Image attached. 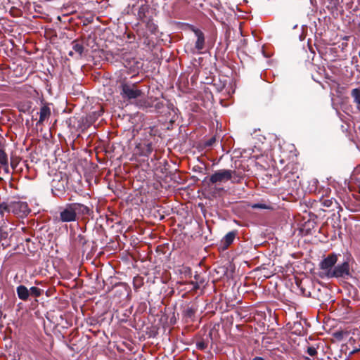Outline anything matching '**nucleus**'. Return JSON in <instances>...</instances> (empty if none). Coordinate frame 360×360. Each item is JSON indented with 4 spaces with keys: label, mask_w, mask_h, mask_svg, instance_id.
<instances>
[{
    "label": "nucleus",
    "mask_w": 360,
    "mask_h": 360,
    "mask_svg": "<svg viewBox=\"0 0 360 360\" xmlns=\"http://www.w3.org/2000/svg\"><path fill=\"white\" fill-rule=\"evenodd\" d=\"M30 104H27L26 106H25L23 108H21L20 110L22 111H25L26 110H28L30 108Z\"/></svg>",
    "instance_id": "26"
},
{
    "label": "nucleus",
    "mask_w": 360,
    "mask_h": 360,
    "mask_svg": "<svg viewBox=\"0 0 360 360\" xmlns=\"http://www.w3.org/2000/svg\"><path fill=\"white\" fill-rule=\"evenodd\" d=\"M136 148L141 149L140 155L143 156H148L153 151L151 143H139Z\"/></svg>",
    "instance_id": "13"
},
{
    "label": "nucleus",
    "mask_w": 360,
    "mask_h": 360,
    "mask_svg": "<svg viewBox=\"0 0 360 360\" xmlns=\"http://www.w3.org/2000/svg\"><path fill=\"white\" fill-rule=\"evenodd\" d=\"M351 96L353 98L354 102L357 105H360V89L355 88L351 91Z\"/></svg>",
    "instance_id": "16"
},
{
    "label": "nucleus",
    "mask_w": 360,
    "mask_h": 360,
    "mask_svg": "<svg viewBox=\"0 0 360 360\" xmlns=\"http://www.w3.org/2000/svg\"><path fill=\"white\" fill-rule=\"evenodd\" d=\"M51 115V109L47 105H44L40 108L39 119L37 122V125L41 124L44 120L48 119Z\"/></svg>",
    "instance_id": "9"
},
{
    "label": "nucleus",
    "mask_w": 360,
    "mask_h": 360,
    "mask_svg": "<svg viewBox=\"0 0 360 360\" xmlns=\"http://www.w3.org/2000/svg\"><path fill=\"white\" fill-rule=\"evenodd\" d=\"M359 58H360V52L359 53Z\"/></svg>",
    "instance_id": "30"
},
{
    "label": "nucleus",
    "mask_w": 360,
    "mask_h": 360,
    "mask_svg": "<svg viewBox=\"0 0 360 360\" xmlns=\"http://www.w3.org/2000/svg\"><path fill=\"white\" fill-rule=\"evenodd\" d=\"M240 179L235 170L231 169H219L212 174L210 177V181L212 184L226 183L231 181V183L238 182Z\"/></svg>",
    "instance_id": "2"
},
{
    "label": "nucleus",
    "mask_w": 360,
    "mask_h": 360,
    "mask_svg": "<svg viewBox=\"0 0 360 360\" xmlns=\"http://www.w3.org/2000/svg\"><path fill=\"white\" fill-rule=\"evenodd\" d=\"M0 164L3 166H5L6 172H8V157L6 153L3 150H0Z\"/></svg>",
    "instance_id": "15"
},
{
    "label": "nucleus",
    "mask_w": 360,
    "mask_h": 360,
    "mask_svg": "<svg viewBox=\"0 0 360 360\" xmlns=\"http://www.w3.org/2000/svg\"><path fill=\"white\" fill-rule=\"evenodd\" d=\"M337 262L338 255L335 253L328 255L327 257L319 263V276L321 278H330Z\"/></svg>",
    "instance_id": "3"
},
{
    "label": "nucleus",
    "mask_w": 360,
    "mask_h": 360,
    "mask_svg": "<svg viewBox=\"0 0 360 360\" xmlns=\"http://www.w3.org/2000/svg\"><path fill=\"white\" fill-rule=\"evenodd\" d=\"M331 203H332V201H331V200H324V202H323V205H324L325 206H326V207H329V206H330Z\"/></svg>",
    "instance_id": "23"
},
{
    "label": "nucleus",
    "mask_w": 360,
    "mask_h": 360,
    "mask_svg": "<svg viewBox=\"0 0 360 360\" xmlns=\"http://www.w3.org/2000/svg\"><path fill=\"white\" fill-rule=\"evenodd\" d=\"M51 191L55 195H59L65 191V181L54 178L51 181Z\"/></svg>",
    "instance_id": "8"
},
{
    "label": "nucleus",
    "mask_w": 360,
    "mask_h": 360,
    "mask_svg": "<svg viewBox=\"0 0 360 360\" xmlns=\"http://www.w3.org/2000/svg\"><path fill=\"white\" fill-rule=\"evenodd\" d=\"M252 207L253 208H264L265 206L262 204H255V205H252Z\"/></svg>",
    "instance_id": "24"
},
{
    "label": "nucleus",
    "mask_w": 360,
    "mask_h": 360,
    "mask_svg": "<svg viewBox=\"0 0 360 360\" xmlns=\"http://www.w3.org/2000/svg\"><path fill=\"white\" fill-rule=\"evenodd\" d=\"M198 349L203 350L207 347V344L204 341H199L196 343Z\"/></svg>",
    "instance_id": "20"
},
{
    "label": "nucleus",
    "mask_w": 360,
    "mask_h": 360,
    "mask_svg": "<svg viewBox=\"0 0 360 360\" xmlns=\"http://www.w3.org/2000/svg\"><path fill=\"white\" fill-rule=\"evenodd\" d=\"M192 30L196 37L195 49L197 50L198 53H201V51L205 48V41L204 34L200 30L195 27H193Z\"/></svg>",
    "instance_id": "7"
},
{
    "label": "nucleus",
    "mask_w": 360,
    "mask_h": 360,
    "mask_svg": "<svg viewBox=\"0 0 360 360\" xmlns=\"http://www.w3.org/2000/svg\"><path fill=\"white\" fill-rule=\"evenodd\" d=\"M215 142V138L212 137L209 141H207L205 143L207 146H211Z\"/></svg>",
    "instance_id": "22"
},
{
    "label": "nucleus",
    "mask_w": 360,
    "mask_h": 360,
    "mask_svg": "<svg viewBox=\"0 0 360 360\" xmlns=\"http://www.w3.org/2000/svg\"><path fill=\"white\" fill-rule=\"evenodd\" d=\"M90 209L80 203H69L60 211L59 220L61 222H73L77 220L78 216L89 214Z\"/></svg>",
    "instance_id": "1"
},
{
    "label": "nucleus",
    "mask_w": 360,
    "mask_h": 360,
    "mask_svg": "<svg viewBox=\"0 0 360 360\" xmlns=\"http://www.w3.org/2000/svg\"><path fill=\"white\" fill-rule=\"evenodd\" d=\"M13 228L8 227L7 222L3 221L2 224L0 226V240H7Z\"/></svg>",
    "instance_id": "10"
},
{
    "label": "nucleus",
    "mask_w": 360,
    "mask_h": 360,
    "mask_svg": "<svg viewBox=\"0 0 360 360\" xmlns=\"http://www.w3.org/2000/svg\"><path fill=\"white\" fill-rule=\"evenodd\" d=\"M16 292L20 300L26 301L30 296V290L23 285L17 287Z\"/></svg>",
    "instance_id": "12"
},
{
    "label": "nucleus",
    "mask_w": 360,
    "mask_h": 360,
    "mask_svg": "<svg viewBox=\"0 0 360 360\" xmlns=\"http://www.w3.org/2000/svg\"><path fill=\"white\" fill-rule=\"evenodd\" d=\"M72 51L69 52V56H74L75 54H77L78 57H81L84 52V46L77 41H73L72 42Z\"/></svg>",
    "instance_id": "11"
},
{
    "label": "nucleus",
    "mask_w": 360,
    "mask_h": 360,
    "mask_svg": "<svg viewBox=\"0 0 360 360\" xmlns=\"http://www.w3.org/2000/svg\"><path fill=\"white\" fill-rule=\"evenodd\" d=\"M10 212L13 213L18 217L23 218L29 214L30 209L26 202H11L8 204V213Z\"/></svg>",
    "instance_id": "4"
},
{
    "label": "nucleus",
    "mask_w": 360,
    "mask_h": 360,
    "mask_svg": "<svg viewBox=\"0 0 360 360\" xmlns=\"http://www.w3.org/2000/svg\"><path fill=\"white\" fill-rule=\"evenodd\" d=\"M351 276L349 264L347 262H344L340 264H338L334 267L330 278H348Z\"/></svg>",
    "instance_id": "6"
},
{
    "label": "nucleus",
    "mask_w": 360,
    "mask_h": 360,
    "mask_svg": "<svg viewBox=\"0 0 360 360\" xmlns=\"http://www.w3.org/2000/svg\"><path fill=\"white\" fill-rule=\"evenodd\" d=\"M236 236V233L233 231L229 232L221 240V245L223 249H226L233 241Z\"/></svg>",
    "instance_id": "14"
},
{
    "label": "nucleus",
    "mask_w": 360,
    "mask_h": 360,
    "mask_svg": "<svg viewBox=\"0 0 360 360\" xmlns=\"http://www.w3.org/2000/svg\"><path fill=\"white\" fill-rule=\"evenodd\" d=\"M30 295H32V296H34V297H39L41 293H42V290H41L40 288H37V287H31L30 288Z\"/></svg>",
    "instance_id": "17"
},
{
    "label": "nucleus",
    "mask_w": 360,
    "mask_h": 360,
    "mask_svg": "<svg viewBox=\"0 0 360 360\" xmlns=\"http://www.w3.org/2000/svg\"><path fill=\"white\" fill-rule=\"evenodd\" d=\"M147 26L152 32H153L156 30V25L153 22H148L147 23Z\"/></svg>",
    "instance_id": "21"
},
{
    "label": "nucleus",
    "mask_w": 360,
    "mask_h": 360,
    "mask_svg": "<svg viewBox=\"0 0 360 360\" xmlns=\"http://www.w3.org/2000/svg\"><path fill=\"white\" fill-rule=\"evenodd\" d=\"M139 106H143V104H142V103H141V101H139Z\"/></svg>",
    "instance_id": "28"
},
{
    "label": "nucleus",
    "mask_w": 360,
    "mask_h": 360,
    "mask_svg": "<svg viewBox=\"0 0 360 360\" xmlns=\"http://www.w3.org/2000/svg\"><path fill=\"white\" fill-rule=\"evenodd\" d=\"M253 360H265V359L260 356H256L253 359Z\"/></svg>",
    "instance_id": "27"
},
{
    "label": "nucleus",
    "mask_w": 360,
    "mask_h": 360,
    "mask_svg": "<svg viewBox=\"0 0 360 360\" xmlns=\"http://www.w3.org/2000/svg\"><path fill=\"white\" fill-rule=\"evenodd\" d=\"M158 106H159V103H157L156 108H158Z\"/></svg>",
    "instance_id": "29"
},
{
    "label": "nucleus",
    "mask_w": 360,
    "mask_h": 360,
    "mask_svg": "<svg viewBox=\"0 0 360 360\" xmlns=\"http://www.w3.org/2000/svg\"><path fill=\"white\" fill-rule=\"evenodd\" d=\"M121 96L128 100L136 99L142 97L143 92L134 84H122L121 85Z\"/></svg>",
    "instance_id": "5"
},
{
    "label": "nucleus",
    "mask_w": 360,
    "mask_h": 360,
    "mask_svg": "<svg viewBox=\"0 0 360 360\" xmlns=\"http://www.w3.org/2000/svg\"><path fill=\"white\" fill-rule=\"evenodd\" d=\"M142 10H143V7L140 8V9L139 11L138 15H139V18H142V16H143V11H142Z\"/></svg>",
    "instance_id": "25"
},
{
    "label": "nucleus",
    "mask_w": 360,
    "mask_h": 360,
    "mask_svg": "<svg viewBox=\"0 0 360 360\" xmlns=\"http://www.w3.org/2000/svg\"><path fill=\"white\" fill-rule=\"evenodd\" d=\"M6 212H8V204L6 202L0 203V215L3 217Z\"/></svg>",
    "instance_id": "18"
},
{
    "label": "nucleus",
    "mask_w": 360,
    "mask_h": 360,
    "mask_svg": "<svg viewBox=\"0 0 360 360\" xmlns=\"http://www.w3.org/2000/svg\"><path fill=\"white\" fill-rule=\"evenodd\" d=\"M307 352L309 356H314L317 354V350L314 346H309L307 347Z\"/></svg>",
    "instance_id": "19"
}]
</instances>
